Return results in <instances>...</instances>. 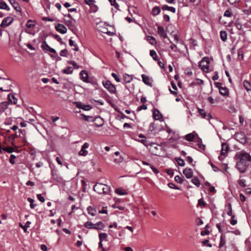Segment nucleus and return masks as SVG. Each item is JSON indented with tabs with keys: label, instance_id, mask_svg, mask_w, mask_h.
<instances>
[{
	"label": "nucleus",
	"instance_id": "obj_1",
	"mask_svg": "<svg viewBox=\"0 0 251 251\" xmlns=\"http://www.w3.org/2000/svg\"><path fill=\"white\" fill-rule=\"evenodd\" d=\"M234 159L236 161V169L241 173H245L250 163H251V156L248 153L242 151L236 153Z\"/></svg>",
	"mask_w": 251,
	"mask_h": 251
},
{
	"label": "nucleus",
	"instance_id": "obj_2",
	"mask_svg": "<svg viewBox=\"0 0 251 251\" xmlns=\"http://www.w3.org/2000/svg\"><path fill=\"white\" fill-rule=\"evenodd\" d=\"M96 26L97 29L100 32H101L103 33H105L109 36H112L116 34V31L113 28L112 31H109L108 30L107 26L113 27L109 25H108L106 23L100 22H95Z\"/></svg>",
	"mask_w": 251,
	"mask_h": 251
},
{
	"label": "nucleus",
	"instance_id": "obj_3",
	"mask_svg": "<svg viewBox=\"0 0 251 251\" xmlns=\"http://www.w3.org/2000/svg\"><path fill=\"white\" fill-rule=\"evenodd\" d=\"M110 190V188L103 183H95V192L99 194L107 193Z\"/></svg>",
	"mask_w": 251,
	"mask_h": 251
},
{
	"label": "nucleus",
	"instance_id": "obj_4",
	"mask_svg": "<svg viewBox=\"0 0 251 251\" xmlns=\"http://www.w3.org/2000/svg\"><path fill=\"white\" fill-rule=\"evenodd\" d=\"M102 84L104 87L111 94H116V88L115 86L109 80L102 81Z\"/></svg>",
	"mask_w": 251,
	"mask_h": 251
},
{
	"label": "nucleus",
	"instance_id": "obj_5",
	"mask_svg": "<svg viewBox=\"0 0 251 251\" xmlns=\"http://www.w3.org/2000/svg\"><path fill=\"white\" fill-rule=\"evenodd\" d=\"M209 61L208 57H204L200 61L199 66L201 69L205 72L208 71L209 67Z\"/></svg>",
	"mask_w": 251,
	"mask_h": 251
},
{
	"label": "nucleus",
	"instance_id": "obj_6",
	"mask_svg": "<svg viewBox=\"0 0 251 251\" xmlns=\"http://www.w3.org/2000/svg\"><path fill=\"white\" fill-rule=\"evenodd\" d=\"M229 150V147L228 145L226 143H224L222 144V149H221V155L219 156V159L220 160H222L223 159V156H225L226 154L227 153Z\"/></svg>",
	"mask_w": 251,
	"mask_h": 251
},
{
	"label": "nucleus",
	"instance_id": "obj_7",
	"mask_svg": "<svg viewBox=\"0 0 251 251\" xmlns=\"http://www.w3.org/2000/svg\"><path fill=\"white\" fill-rule=\"evenodd\" d=\"M199 115L202 118L205 119L207 120H209L212 118L211 116L209 114H207L204 110L198 108Z\"/></svg>",
	"mask_w": 251,
	"mask_h": 251
},
{
	"label": "nucleus",
	"instance_id": "obj_8",
	"mask_svg": "<svg viewBox=\"0 0 251 251\" xmlns=\"http://www.w3.org/2000/svg\"><path fill=\"white\" fill-rule=\"evenodd\" d=\"M13 18L10 17H7L5 18L2 21L0 26L2 27H5L8 26L13 22Z\"/></svg>",
	"mask_w": 251,
	"mask_h": 251
},
{
	"label": "nucleus",
	"instance_id": "obj_9",
	"mask_svg": "<svg viewBox=\"0 0 251 251\" xmlns=\"http://www.w3.org/2000/svg\"><path fill=\"white\" fill-rule=\"evenodd\" d=\"M75 103L78 108L85 111H88L92 109V107L90 105H85L80 102H75Z\"/></svg>",
	"mask_w": 251,
	"mask_h": 251
},
{
	"label": "nucleus",
	"instance_id": "obj_10",
	"mask_svg": "<svg viewBox=\"0 0 251 251\" xmlns=\"http://www.w3.org/2000/svg\"><path fill=\"white\" fill-rule=\"evenodd\" d=\"M55 29L61 34H65L67 31V28L63 25L60 24H58L55 26Z\"/></svg>",
	"mask_w": 251,
	"mask_h": 251
},
{
	"label": "nucleus",
	"instance_id": "obj_11",
	"mask_svg": "<svg viewBox=\"0 0 251 251\" xmlns=\"http://www.w3.org/2000/svg\"><path fill=\"white\" fill-rule=\"evenodd\" d=\"M65 24L68 26L70 30L74 31L75 29V20L65 19Z\"/></svg>",
	"mask_w": 251,
	"mask_h": 251
},
{
	"label": "nucleus",
	"instance_id": "obj_12",
	"mask_svg": "<svg viewBox=\"0 0 251 251\" xmlns=\"http://www.w3.org/2000/svg\"><path fill=\"white\" fill-rule=\"evenodd\" d=\"M41 47L44 50L49 51L52 53H56L55 50L50 48L46 41L43 42L42 45H41Z\"/></svg>",
	"mask_w": 251,
	"mask_h": 251
},
{
	"label": "nucleus",
	"instance_id": "obj_13",
	"mask_svg": "<svg viewBox=\"0 0 251 251\" xmlns=\"http://www.w3.org/2000/svg\"><path fill=\"white\" fill-rule=\"evenodd\" d=\"M9 2L11 4V5L13 6L14 8L17 11V12H21L22 9L20 6L19 5V3L15 0H8Z\"/></svg>",
	"mask_w": 251,
	"mask_h": 251
},
{
	"label": "nucleus",
	"instance_id": "obj_14",
	"mask_svg": "<svg viewBox=\"0 0 251 251\" xmlns=\"http://www.w3.org/2000/svg\"><path fill=\"white\" fill-rule=\"evenodd\" d=\"M183 173L187 178H191L193 174V171L190 168L185 169L183 171Z\"/></svg>",
	"mask_w": 251,
	"mask_h": 251
},
{
	"label": "nucleus",
	"instance_id": "obj_15",
	"mask_svg": "<svg viewBox=\"0 0 251 251\" xmlns=\"http://www.w3.org/2000/svg\"><path fill=\"white\" fill-rule=\"evenodd\" d=\"M157 32L160 37L163 38H166L167 37V34L165 31L164 27H162V26H158Z\"/></svg>",
	"mask_w": 251,
	"mask_h": 251
},
{
	"label": "nucleus",
	"instance_id": "obj_16",
	"mask_svg": "<svg viewBox=\"0 0 251 251\" xmlns=\"http://www.w3.org/2000/svg\"><path fill=\"white\" fill-rule=\"evenodd\" d=\"M153 115L155 120L163 121L162 120V116L160 111L157 109H155L154 110L153 112Z\"/></svg>",
	"mask_w": 251,
	"mask_h": 251
},
{
	"label": "nucleus",
	"instance_id": "obj_17",
	"mask_svg": "<svg viewBox=\"0 0 251 251\" xmlns=\"http://www.w3.org/2000/svg\"><path fill=\"white\" fill-rule=\"evenodd\" d=\"M104 124L103 119L100 117H95V126L100 127Z\"/></svg>",
	"mask_w": 251,
	"mask_h": 251
},
{
	"label": "nucleus",
	"instance_id": "obj_18",
	"mask_svg": "<svg viewBox=\"0 0 251 251\" xmlns=\"http://www.w3.org/2000/svg\"><path fill=\"white\" fill-rule=\"evenodd\" d=\"M80 75L81 77V79L84 82H88L89 81L88 80V75L87 73L84 70H82L80 73Z\"/></svg>",
	"mask_w": 251,
	"mask_h": 251
},
{
	"label": "nucleus",
	"instance_id": "obj_19",
	"mask_svg": "<svg viewBox=\"0 0 251 251\" xmlns=\"http://www.w3.org/2000/svg\"><path fill=\"white\" fill-rule=\"evenodd\" d=\"M123 81L125 83H128L131 81L132 77L131 75L125 74L123 75Z\"/></svg>",
	"mask_w": 251,
	"mask_h": 251
},
{
	"label": "nucleus",
	"instance_id": "obj_20",
	"mask_svg": "<svg viewBox=\"0 0 251 251\" xmlns=\"http://www.w3.org/2000/svg\"><path fill=\"white\" fill-rule=\"evenodd\" d=\"M162 9L163 10H168L171 11V12L175 13H176V8L174 7L169 6L167 5H163L162 6Z\"/></svg>",
	"mask_w": 251,
	"mask_h": 251
},
{
	"label": "nucleus",
	"instance_id": "obj_21",
	"mask_svg": "<svg viewBox=\"0 0 251 251\" xmlns=\"http://www.w3.org/2000/svg\"><path fill=\"white\" fill-rule=\"evenodd\" d=\"M217 87H219V92L222 95L226 96L228 94V90L226 88L220 87L218 85Z\"/></svg>",
	"mask_w": 251,
	"mask_h": 251
},
{
	"label": "nucleus",
	"instance_id": "obj_22",
	"mask_svg": "<svg viewBox=\"0 0 251 251\" xmlns=\"http://www.w3.org/2000/svg\"><path fill=\"white\" fill-rule=\"evenodd\" d=\"M9 101L12 104H16L17 102V99L12 94H9L8 95Z\"/></svg>",
	"mask_w": 251,
	"mask_h": 251
},
{
	"label": "nucleus",
	"instance_id": "obj_23",
	"mask_svg": "<svg viewBox=\"0 0 251 251\" xmlns=\"http://www.w3.org/2000/svg\"><path fill=\"white\" fill-rule=\"evenodd\" d=\"M9 103L7 101H4L0 104V112H3L5 109L8 108Z\"/></svg>",
	"mask_w": 251,
	"mask_h": 251
},
{
	"label": "nucleus",
	"instance_id": "obj_24",
	"mask_svg": "<svg viewBox=\"0 0 251 251\" xmlns=\"http://www.w3.org/2000/svg\"><path fill=\"white\" fill-rule=\"evenodd\" d=\"M227 214L228 216H231L232 218H234L235 216L232 214L231 204L230 203H228L227 204Z\"/></svg>",
	"mask_w": 251,
	"mask_h": 251
},
{
	"label": "nucleus",
	"instance_id": "obj_25",
	"mask_svg": "<svg viewBox=\"0 0 251 251\" xmlns=\"http://www.w3.org/2000/svg\"><path fill=\"white\" fill-rule=\"evenodd\" d=\"M115 193L119 195H125L127 194L126 190L122 188L116 189L115 190Z\"/></svg>",
	"mask_w": 251,
	"mask_h": 251
},
{
	"label": "nucleus",
	"instance_id": "obj_26",
	"mask_svg": "<svg viewBox=\"0 0 251 251\" xmlns=\"http://www.w3.org/2000/svg\"><path fill=\"white\" fill-rule=\"evenodd\" d=\"M0 9L10 10V8L7 4L3 0H0Z\"/></svg>",
	"mask_w": 251,
	"mask_h": 251
},
{
	"label": "nucleus",
	"instance_id": "obj_27",
	"mask_svg": "<svg viewBox=\"0 0 251 251\" xmlns=\"http://www.w3.org/2000/svg\"><path fill=\"white\" fill-rule=\"evenodd\" d=\"M160 12V9L158 6H155L153 8L151 14L153 16H156Z\"/></svg>",
	"mask_w": 251,
	"mask_h": 251
},
{
	"label": "nucleus",
	"instance_id": "obj_28",
	"mask_svg": "<svg viewBox=\"0 0 251 251\" xmlns=\"http://www.w3.org/2000/svg\"><path fill=\"white\" fill-rule=\"evenodd\" d=\"M221 39L225 42L227 40V33L226 31H221L220 33Z\"/></svg>",
	"mask_w": 251,
	"mask_h": 251
},
{
	"label": "nucleus",
	"instance_id": "obj_29",
	"mask_svg": "<svg viewBox=\"0 0 251 251\" xmlns=\"http://www.w3.org/2000/svg\"><path fill=\"white\" fill-rule=\"evenodd\" d=\"M99 236V239H100V241H101V242L106 241L107 237V234L106 233H100Z\"/></svg>",
	"mask_w": 251,
	"mask_h": 251
},
{
	"label": "nucleus",
	"instance_id": "obj_30",
	"mask_svg": "<svg viewBox=\"0 0 251 251\" xmlns=\"http://www.w3.org/2000/svg\"><path fill=\"white\" fill-rule=\"evenodd\" d=\"M31 224V222L29 221H27L26 222L25 225H23L21 223L19 224V226L24 229L25 232H27V228L29 227L30 225Z\"/></svg>",
	"mask_w": 251,
	"mask_h": 251
},
{
	"label": "nucleus",
	"instance_id": "obj_31",
	"mask_svg": "<svg viewBox=\"0 0 251 251\" xmlns=\"http://www.w3.org/2000/svg\"><path fill=\"white\" fill-rule=\"evenodd\" d=\"M150 54L151 56L153 59L155 61H158V55L156 52V51L154 50H151Z\"/></svg>",
	"mask_w": 251,
	"mask_h": 251
},
{
	"label": "nucleus",
	"instance_id": "obj_32",
	"mask_svg": "<svg viewBox=\"0 0 251 251\" xmlns=\"http://www.w3.org/2000/svg\"><path fill=\"white\" fill-rule=\"evenodd\" d=\"M105 227L104 224L101 222H98L95 224V229L101 230Z\"/></svg>",
	"mask_w": 251,
	"mask_h": 251
},
{
	"label": "nucleus",
	"instance_id": "obj_33",
	"mask_svg": "<svg viewBox=\"0 0 251 251\" xmlns=\"http://www.w3.org/2000/svg\"><path fill=\"white\" fill-rule=\"evenodd\" d=\"M142 80H143V81L144 82V83H145V84H146L147 85L150 84V78L148 76L146 75L143 74L142 75Z\"/></svg>",
	"mask_w": 251,
	"mask_h": 251
},
{
	"label": "nucleus",
	"instance_id": "obj_34",
	"mask_svg": "<svg viewBox=\"0 0 251 251\" xmlns=\"http://www.w3.org/2000/svg\"><path fill=\"white\" fill-rule=\"evenodd\" d=\"M226 244V240H225V236L224 235H222L220 237V242L219 245V247L220 248L223 247Z\"/></svg>",
	"mask_w": 251,
	"mask_h": 251
},
{
	"label": "nucleus",
	"instance_id": "obj_35",
	"mask_svg": "<svg viewBox=\"0 0 251 251\" xmlns=\"http://www.w3.org/2000/svg\"><path fill=\"white\" fill-rule=\"evenodd\" d=\"M243 85L247 91H249L251 90V84L248 80H244L243 82Z\"/></svg>",
	"mask_w": 251,
	"mask_h": 251
},
{
	"label": "nucleus",
	"instance_id": "obj_36",
	"mask_svg": "<svg viewBox=\"0 0 251 251\" xmlns=\"http://www.w3.org/2000/svg\"><path fill=\"white\" fill-rule=\"evenodd\" d=\"M73 69L71 67H67L63 70V72L66 74H71L72 73Z\"/></svg>",
	"mask_w": 251,
	"mask_h": 251
},
{
	"label": "nucleus",
	"instance_id": "obj_37",
	"mask_svg": "<svg viewBox=\"0 0 251 251\" xmlns=\"http://www.w3.org/2000/svg\"><path fill=\"white\" fill-rule=\"evenodd\" d=\"M84 3L88 5L90 8H92L94 6V0H84Z\"/></svg>",
	"mask_w": 251,
	"mask_h": 251
},
{
	"label": "nucleus",
	"instance_id": "obj_38",
	"mask_svg": "<svg viewBox=\"0 0 251 251\" xmlns=\"http://www.w3.org/2000/svg\"><path fill=\"white\" fill-rule=\"evenodd\" d=\"M194 138L193 133H189L185 136V139L188 141H192Z\"/></svg>",
	"mask_w": 251,
	"mask_h": 251
},
{
	"label": "nucleus",
	"instance_id": "obj_39",
	"mask_svg": "<svg viewBox=\"0 0 251 251\" xmlns=\"http://www.w3.org/2000/svg\"><path fill=\"white\" fill-rule=\"evenodd\" d=\"M192 182L195 184V185H196L197 187H199L200 185V181H199V180L198 178L197 177H194L192 179Z\"/></svg>",
	"mask_w": 251,
	"mask_h": 251
},
{
	"label": "nucleus",
	"instance_id": "obj_40",
	"mask_svg": "<svg viewBox=\"0 0 251 251\" xmlns=\"http://www.w3.org/2000/svg\"><path fill=\"white\" fill-rule=\"evenodd\" d=\"M27 201L30 202V208L32 209L34 208L36 205L33 203L34 201V200L31 198H28L27 199Z\"/></svg>",
	"mask_w": 251,
	"mask_h": 251
},
{
	"label": "nucleus",
	"instance_id": "obj_41",
	"mask_svg": "<svg viewBox=\"0 0 251 251\" xmlns=\"http://www.w3.org/2000/svg\"><path fill=\"white\" fill-rule=\"evenodd\" d=\"M2 150L7 152L12 153L14 151V148L12 147L3 148Z\"/></svg>",
	"mask_w": 251,
	"mask_h": 251
},
{
	"label": "nucleus",
	"instance_id": "obj_42",
	"mask_svg": "<svg viewBox=\"0 0 251 251\" xmlns=\"http://www.w3.org/2000/svg\"><path fill=\"white\" fill-rule=\"evenodd\" d=\"M176 161L180 166H184L185 165V162L182 159L180 158H176Z\"/></svg>",
	"mask_w": 251,
	"mask_h": 251
},
{
	"label": "nucleus",
	"instance_id": "obj_43",
	"mask_svg": "<svg viewBox=\"0 0 251 251\" xmlns=\"http://www.w3.org/2000/svg\"><path fill=\"white\" fill-rule=\"evenodd\" d=\"M32 21H31V20H28L26 24V27L29 28H32V27H34L35 24H32Z\"/></svg>",
	"mask_w": 251,
	"mask_h": 251
},
{
	"label": "nucleus",
	"instance_id": "obj_44",
	"mask_svg": "<svg viewBox=\"0 0 251 251\" xmlns=\"http://www.w3.org/2000/svg\"><path fill=\"white\" fill-rule=\"evenodd\" d=\"M87 154V151L85 149L81 148V150L79 151L78 154L80 156H86Z\"/></svg>",
	"mask_w": 251,
	"mask_h": 251
},
{
	"label": "nucleus",
	"instance_id": "obj_45",
	"mask_svg": "<svg viewBox=\"0 0 251 251\" xmlns=\"http://www.w3.org/2000/svg\"><path fill=\"white\" fill-rule=\"evenodd\" d=\"M155 130V124L154 123H152L150 124L149 127V131L151 132H153Z\"/></svg>",
	"mask_w": 251,
	"mask_h": 251
},
{
	"label": "nucleus",
	"instance_id": "obj_46",
	"mask_svg": "<svg viewBox=\"0 0 251 251\" xmlns=\"http://www.w3.org/2000/svg\"><path fill=\"white\" fill-rule=\"evenodd\" d=\"M94 224L92 222H87L85 224V226L88 228H93Z\"/></svg>",
	"mask_w": 251,
	"mask_h": 251
},
{
	"label": "nucleus",
	"instance_id": "obj_47",
	"mask_svg": "<svg viewBox=\"0 0 251 251\" xmlns=\"http://www.w3.org/2000/svg\"><path fill=\"white\" fill-rule=\"evenodd\" d=\"M87 210L89 214L91 215L92 216L94 215V210L93 209L92 207L90 206H88L87 207Z\"/></svg>",
	"mask_w": 251,
	"mask_h": 251
},
{
	"label": "nucleus",
	"instance_id": "obj_48",
	"mask_svg": "<svg viewBox=\"0 0 251 251\" xmlns=\"http://www.w3.org/2000/svg\"><path fill=\"white\" fill-rule=\"evenodd\" d=\"M16 156L14 155V154H11L10 155V158H9V162L12 164H14L15 163V159H16Z\"/></svg>",
	"mask_w": 251,
	"mask_h": 251
},
{
	"label": "nucleus",
	"instance_id": "obj_49",
	"mask_svg": "<svg viewBox=\"0 0 251 251\" xmlns=\"http://www.w3.org/2000/svg\"><path fill=\"white\" fill-rule=\"evenodd\" d=\"M175 180L176 182L180 184L183 182V179L179 176H176L175 177Z\"/></svg>",
	"mask_w": 251,
	"mask_h": 251
},
{
	"label": "nucleus",
	"instance_id": "obj_50",
	"mask_svg": "<svg viewBox=\"0 0 251 251\" xmlns=\"http://www.w3.org/2000/svg\"><path fill=\"white\" fill-rule=\"evenodd\" d=\"M224 16L225 17H230L232 16V13L229 9L225 11Z\"/></svg>",
	"mask_w": 251,
	"mask_h": 251
},
{
	"label": "nucleus",
	"instance_id": "obj_51",
	"mask_svg": "<svg viewBox=\"0 0 251 251\" xmlns=\"http://www.w3.org/2000/svg\"><path fill=\"white\" fill-rule=\"evenodd\" d=\"M239 184L242 187H245L246 186V180L245 179H240L239 180Z\"/></svg>",
	"mask_w": 251,
	"mask_h": 251
},
{
	"label": "nucleus",
	"instance_id": "obj_52",
	"mask_svg": "<svg viewBox=\"0 0 251 251\" xmlns=\"http://www.w3.org/2000/svg\"><path fill=\"white\" fill-rule=\"evenodd\" d=\"M168 185L170 188L174 189H176V190L179 189V187L176 186L175 184L173 183H169Z\"/></svg>",
	"mask_w": 251,
	"mask_h": 251
},
{
	"label": "nucleus",
	"instance_id": "obj_53",
	"mask_svg": "<svg viewBox=\"0 0 251 251\" xmlns=\"http://www.w3.org/2000/svg\"><path fill=\"white\" fill-rule=\"evenodd\" d=\"M111 75L117 82H120V78L115 73H112Z\"/></svg>",
	"mask_w": 251,
	"mask_h": 251
},
{
	"label": "nucleus",
	"instance_id": "obj_54",
	"mask_svg": "<svg viewBox=\"0 0 251 251\" xmlns=\"http://www.w3.org/2000/svg\"><path fill=\"white\" fill-rule=\"evenodd\" d=\"M60 54L62 56H67L68 54V51L67 50L64 49L61 51Z\"/></svg>",
	"mask_w": 251,
	"mask_h": 251
},
{
	"label": "nucleus",
	"instance_id": "obj_55",
	"mask_svg": "<svg viewBox=\"0 0 251 251\" xmlns=\"http://www.w3.org/2000/svg\"><path fill=\"white\" fill-rule=\"evenodd\" d=\"M37 197L41 202H43L45 201V199L42 196L41 194H37Z\"/></svg>",
	"mask_w": 251,
	"mask_h": 251
},
{
	"label": "nucleus",
	"instance_id": "obj_56",
	"mask_svg": "<svg viewBox=\"0 0 251 251\" xmlns=\"http://www.w3.org/2000/svg\"><path fill=\"white\" fill-rule=\"evenodd\" d=\"M54 38L55 39H56L58 42H59L61 44L63 43V41L61 38L58 35H55L54 36Z\"/></svg>",
	"mask_w": 251,
	"mask_h": 251
},
{
	"label": "nucleus",
	"instance_id": "obj_57",
	"mask_svg": "<svg viewBox=\"0 0 251 251\" xmlns=\"http://www.w3.org/2000/svg\"><path fill=\"white\" fill-rule=\"evenodd\" d=\"M208 242H209V240H205L202 241V244L203 245H207L209 247H212V244H209Z\"/></svg>",
	"mask_w": 251,
	"mask_h": 251
},
{
	"label": "nucleus",
	"instance_id": "obj_58",
	"mask_svg": "<svg viewBox=\"0 0 251 251\" xmlns=\"http://www.w3.org/2000/svg\"><path fill=\"white\" fill-rule=\"evenodd\" d=\"M198 205L200 206H204L205 205V203L203 201V200L202 199H200L198 201Z\"/></svg>",
	"mask_w": 251,
	"mask_h": 251
},
{
	"label": "nucleus",
	"instance_id": "obj_59",
	"mask_svg": "<svg viewBox=\"0 0 251 251\" xmlns=\"http://www.w3.org/2000/svg\"><path fill=\"white\" fill-rule=\"evenodd\" d=\"M147 109V106L146 105H145V104H143L141 106H140L138 107L137 108V110L138 111H140L142 109H144V110H146Z\"/></svg>",
	"mask_w": 251,
	"mask_h": 251
},
{
	"label": "nucleus",
	"instance_id": "obj_60",
	"mask_svg": "<svg viewBox=\"0 0 251 251\" xmlns=\"http://www.w3.org/2000/svg\"><path fill=\"white\" fill-rule=\"evenodd\" d=\"M42 20L44 21H49V22H53L54 21V19L52 18H50L49 17H44L42 18Z\"/></svg>",
	"mask_w": 251,
	"mask_h": 251
},
{
	"label": "nucleus",
	"instance_id": "obj_61",
	"mask_svg": "<svg viewBox=\"0 0 251 251\" xmlns=\"http://www.w3.org/2000/svg\"><path fill=\"white\" fill-rule=\"evenodd\" d=\"M198 146L200 149H201V150H204L205 146L204 145H203L201 143H198Z\"/></svg>",
	"mask_w": 251,
	"mask_h": 251
},
{
	"label": "nucleus",
	"instance_id": "obj_62",
	"mask_svg": "<svg viewBox=\"0 0 251 251\" xmlns=\"http://www.w3.org/2000/svg\"><path fill=\"white\" fill-rule=\"evenodd\" d=\"M123 160V158L120 156L119 158L115 159L114 162L116 163H119L122 162Z\"/></svg>",
	"mask_w": 251,
	"mask_h": 251
},
{
	"label": "nucleus",
	"instance_id": "obj_63",
	"mask_svg": "<svg viewBox=\"0 0 251 251\" xmlns=\"http://www.w3.org/2000/svg\"><path fill=\"white\" fill-rule=\"evenodd\" d=\"M150 167L154 173H155V174H157L159 173V171L156 168H154L153 166L151 165Z\"/></svg>",
	"mask_w": 251,
	"mask_h": 251
},
{
	"label": "nucleus",
	"instance_id": "obj_64",
	"mask_svg": "<svg viewBox=\"0 0 251 251\" xmlns=\"http://www.w3.org/2000/svg\"><path fill=\"white\" fill-rule=\"evenodd\" d=\"M240 200L242 201H246V197L242 194H240L239 195Z\"/></svg>",
	"mask_w": 251,
	"mask_h": 251
}]
</instances>
